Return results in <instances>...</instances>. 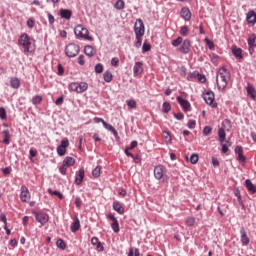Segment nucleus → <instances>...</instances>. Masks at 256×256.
I'll list each match as a JSON object with an SVG mask.
<instances>
[{"label":"nucleus","mask_w":256,"mask_h":256,"mask_svg":"<svg viewBox=\"0 0 256 256\" xmlns=\"http://www.w3.org/2000/svg\"><path fill=\"white\" fill-rule=\"evenodd\" d=\"M229 81H231V71H229L225 66H222L216 77V83L219 91H225Z\"/></svg>","instance_id":"obj_1"},{"label":"nucleus","mask_w":256,"mask_h":256,"mask_svg":"<svg viewBox=\"0 0 256 256\" xmlns=\"http://www.w3.org/2000/svg\"><path fill=\"white\" fill-rule=\"evenodd\" d=\"M18 43L23 47L25 55H29V53L35 51V39L29 37V34L27 33L20 35Z\"/></svg>","instance_id":"obj_2"},{"label":"nucleus","mask_w":256,"mask_h":256,"mask_svg":"<svg viewBox=\"0 0 256 256\" xmlns=\"http://www.w3.org/2000/svg\"><path fill=\"white\" fill-rule=\"evenodd\" d=\"M74 35H76V37H80V39H86L87 41H93V37L89 36V30L79 24L74 28Z\"/></svg>","instance_id":"obj_3"},{"label":"nucleus","mask_w":256,"mask_h":256,"mask_svg":"<svg viewBox=\"0 0 256 256\" xmlns=\"http://www.w3.org/2000/svg\"><path fill=\"white\" fill-rule=\"evenodd\" d=\"M69 91H74V93H85L89 89V84L87 82H71L68 85Z\"/></svg>","instance_id":"obj_4"},{"label":"nucleus","mask_w":256,"mask_h":256,"mask_svg":"<svg viewBox=\"0 0 256 256\" xmlns=\"http://www.w3.org/2000/svg\"><path fill=\"white\" fill-rule=\"evenodd\" d=\"M202 97L207 105L212 107V109H217V102H215V93L213 91H206L202 94Z\"/></svg>","instance_id":"obj_5"},{"label":"nucleus","mask_w":256,"mask_h":256,"mask_svg":"<svg viewBox=\"0 0 256 256\" xmlns=\"http://www.w3.org/2000/svg\"><path fill=\"white\" fill-rule=\"evenodd\" d=\"M79 51V45L75 43H70L65 47V55L70 58L77 57L79 55Z\"/></svg>","instance_id":"obj_6"},{"label":"nucleus","mask_w":256,"mask_h":256,"mask_svg":"<svg viewBox=\"0 0 256 256\" xmlns=\"http://www.w3.org/2000/svg\"><path fill=\"white\" fill-rule=\"evenodd\" d=\"M134 33L136 37H143L145 35V24L143 20L137 19L134 25Z\"/></svg>","instance_id":"obj_7"},{"label":"nucleus","mask_w":256,"mask_h":256,"mask_svg":"<svg viewBox=\"0 0 256 256\" xmlns=\"http://www.w3.org/2000/svg\"><path fill=\"white\" fill-rule=\"evenodd\" d=\"M33 215L35 216L36 221L38 223H40L41 225H45V224L49 223V214H47L45 212L34 211Z\"/></svg>","instance_id":"obj_8"},{"label":"nucleus","mask_w":256,"mask_h":256,"mask_svg":"<svg viewBox=\"0 0 256 256\" xmlns=\"http://www.w3.org/2000/svg\"><path fill=\"white\" fill-rule=\"evenodd\" d=\"M177 51L183 55H188V53L191 51V41L189 39L182 41L181 46L177 49Z\"/></svg>","instance_id":"obj_9"},{"label":"nucleus","mask_w":256,"mask_h":256,"mask_svg":"<svg viewBox=\"0 0 256 256\" xmlns=\"http://www.w3.org/2000/svg\"><path fill=\"white\" fill-rule=\"evenodd\" d=\"M107 219H110V221H112V223L110 224V227H111L112 231L114 233H119V231H120V229H119V220H117L115 215H113V213H108L107 214Z\"/></svg>","instance_id":"obj_10"},{"label":"nucleus","mask_w":256,"mask_h":256,"mask_svg":"<svg viewBox=\"0 0 256 256\" xmlns=\"http://www.w3.org/2000/svg\"><path fill=\"white\" fill-rule=\"evenodd\" d=\"M20 191V200L22 203H27L29 199H31V192H29V188H27V186H21Z\"/></svg>","instance_id":"obj_11"},{"label":"nucleus","mask_w":256,"mask_h":256,"mask_svg":"<svg viewBox=\"0 0 256 256\" xmlns=\"http://www.w3.org/2000/svg\"><path fill=\"white\" fill-rule=\"evenodd\" d=\"M67 147H69V140L64 139L61 141V144L56 148V151L59 157H63L67 153Z\"/></svg>","instance_id":"obj_12"},{"label":"nucleus","mask_w":256,"mask_h":256,"mask_svg":"<svg viewBox=\"0 0 256 256\" xmlns=\"http://www.w3.org/2000/svg\"><path fill=\"white\" fill-rule=\"evenodd\" d=\"M177 103H179L180 107H182L184 113H188L191 111V103L188 100L183 99V97L178 96L176 98Z\"/></svg>","instance_id":"obj_13"},{"label":"nucleus","mask_w":256,"mask_h":256,"mask_svg":"<svg viewBox=\"0 0 256 256\" xmlns=\"http://www.w3.org/2000/svg\"><path fill=\"white\" fill-rule=\"evenodd\" d=\"M164 175H165V166L157 165L154 168V177H155V179L160 181V179H163Z\"/></svg>","instance_id":"obj_14"},{"label":"nucleus","mask_w":256,"mask_h":256,"mask_svg":"<svg viewBox=\"0 0 256 256\" xmlns=\"http://www.w3.org/2000/svg\"><path fill=\"white\" fill-rule=\"evenodd\" d=\"M83 179H85V168H80L75 176V185H81V183H83Z\"/></svg>","instance_id":"obj_15"},{"label":"nucleus","mask_w":256,"mask_h":256,"mask_svg":"<svg viewBox=\"0 0 256 256\" xmlns=\"http://www.w3.org/2000/svg\"><path fill=\"white\" fill-rule=\"evenodd\" d=\"M143 73V63L142 62H135L133 67V75L134 77H139Z\"/></svg>","instance_id":"obj_16"},{"label":"nucleus","mask_w":256,"mask_h":256,"mask_svg":"<svg viewBox=\"0 0 256 256\" xmlns=\"http://www.w3.org/2000/svg\"><path fill=\"white\" fill-rule=\"evenodd\" d=\"M180 17H182L184 21H191V10L187 7H183L180 11Z\"/></svg>","instance_id":"obj_17"},{"label":"nucleus","mask_w":256,"mask_h":256,"mask_svg":"<svg viewBox=\"0 0 256 256\" xmlns=\"http://www.w3.org/2000/svg\"><path fill=\"white\" fill-rule=\"evenodd\" d=\"M246 92H247L248 97H251V99L253 101L256 100V90H255V87L253 85H251V83L247 84Z\"/></svg>","instance_id":"obj_18"},{"label":"nucleus","mask_w":256,"mask_h":256,"mask_svg":"<svg viewBox=\"0 0 256 256\" xmlns=\"http://www.w3.org/2000/svg\"><path fill=\"white\" fill-rule=\"evenodd\" d=\"M240 239L241 243L245 246L249 245V236H247V232L245 231V227H241L240 229Z\"/></svg>","instance_id":"obj_19"},{"label":"nucleus","mask_w":256,"mask_h":256,"mask_svg":"<svg viewBox=\"0 0 256 256\" xmlns=\"http://www.w3.org/2000/svg\"><path fill=\"white\" fill-rule=\"evenodd\" d=\"M60 17L69 21L73 17V12L69 9H60Z\"/></svg>","instance_id":"obj_20"},{"label":"nucleus","mask_w":256,"mask_h":256,"mask_svg":"<svg viewBox=\"0 0 256 256\" xmlns=\"http://www.w3.org/2000/svg\"><path fill=\"white\" fill-rule=\"evenodd\" d=\"M79 229H81V221L78 217H76L70 226V230L72 231V233H77Z\"/></svg>","instance_id":"obj_21"},{"label":"nucleus","mask_w":256,"mask_h":256,"mask_svg":"<svg viewBox=\"0 0 256 256\" xmlns=\"http://www.w3.org/2000/svg\"><path fill=\"white\" fill-rule=\"evenodd\" d=\"M245 186H246L247 190L249 191V193H251V195H255L256 185L253 184V182H251V179L245 180Z\"/></svg>","instance_id":"obj_22"},{"label":"nucleus","mask_w":256,"mask_h":256,"mask_svg":"<svg viewBox=\"0 0 256 256\" xmlns=\"http://www.w3.org/2000/svg\"><path fill=\"white\" fill-rule=\"evenodd\" d=\"M246 21L248 23V25H255L256 21H255V12L253 10H250L247 14H246Z\"/></svg>","instance_id":"obj_23"},{"label":"nucleus","mask_w":256,"mask_h":256,"mask_svg":"<svg viewBox=\"0 0 256 256\" xmlns=\"http://www.w3.org/2000/svg\"><path fill=\"white\" fill-rule=\"evenodd\" d=\"M112 207L119 215H123V213H125V208H123V205L119 202H113Z\"/></svg>","instance_id":"obj_24"},{"label":"nucleus","mask_w":256,"mask_h":256,"mask_svg":"<svg viewBox=\"0 0 256 256\" xmlns=\"http://www.w3.org/2000/svg\"><path fill=\"white\" fill-rule=\"evenodd\" d=\"M232 54L237 59H243V50L241 48H237L236 46L232 47Z\"/></svg>","instance_id":"obj_25"},{"label":"nucleus","mask_w":256,"mask_h":256,"mask_svg":"<svg viewBox=\"0 0 256 256\" xmlns=\"http://www.w3.org/2000/svg\"><path fill=\"white\" fill-rule=\"evenodd\" d=\"M222 147V153H229V148L231 147L232 143L229 140H225L224 142H220Z\"/></svg>","instance_id":"obj_26"},{"label":"nucleus","mask_w":256,"mask_h":256,"mask_svg":"<svg viewBox=\"0 0 256 256\" xmlns=\"http://www.w3.org/2000/svg\"><path fill=\"white\" fill-rule=\"evenodd\" d=\"M2 135L4 137V139H3L4 145H9V143H11V134L9 133V130H7V129L4 130L2 132Z\"/></svg>","instance_id":"obj_27"},{"label":"nucleus","mask_w":256,"mask_h":256,"mask_svg":"<svg viewBox=\"0 0 256 256\" xmlns=\"http://www.w3.org/2000/svg\"><path fill=\"white\" fill-rule=\"evenodd\" d=\"M103 127L106 128L107 131H111V133H112V135H114V137H117V135H119V133L117 132V129H115V127H113V125H111L107 122H104Z\"/></svg>","instance_id":"obj_28"},{"label":"nucleus","mask_w":256,"mask_h":256,"mask_svg":"<svg viewBox=\"0 0 256 256\" xmlns=\"http://www.w3.org/2000/svg\"><path fill=\"white\" fill-rule=\"evenodd\" d=\"M218 137L220 143H225V138L227 137V133L225 132V128L218 129Z\"/></svg>","instance_id":"obj_29"},{"label":"nucleus","mask_w":256,"mask_h":256,"mask_svg":"<svg viewBox=\"0 0 256 256\" xmlns=\"http://www.w3.org/2000/svg\"><path fill=\"white\" fill-rule=\"evenodd\" d=\"M84 53L87 55V57H93V55H95V48H93L91 45H87L84 48Z\"/></svg>","instance_id":"obj_30"},{"label":"nucleus","mask_w":256,"mask_h":256,"mask_svg":"<svg viewBox=\"0 0 256 256\" xmlns=\"http://www.w3.org/2000/svg\"><path fill=\"white\" fill-rule=\"evenodd\" d=\"M10 85L12 89H19L21 87V81L19 80V78H12L10 80Z\"/></svg>","instance_id":"obj_31"},{"label":"nucleus","mask_w":256,"mask_h":256,"mask_svg":"<svg viewBox=\"0 0 256 256\" xmlns=\"http://www.w3.org/2000/svg\"><path fill=\"white\" fill-rule=\"evenodd\" d=\"M63 163L68 167H73L75 165V158L67 156L64 158Z\"/></svg>","instance_id":"obj_32"},{"label":"nucleus","mask_w":256,"mask_h":256,"mask_svg":"<svg viewBox=\"0 0 256 256\" xmlns=\"http://www.w3.org/2000/svg\"><path fill=\"white\" fill-rule=\"evenodd\" d=\"M103 79L106 83H111V81H113V73H111V71L107 70L103 74Z\"/></svg>","instance_id":"obj_33"},{"label":"nucleus","mask_w":256,"mask_h":256,"mask_svg":"<svg viewBox=\"0 0 256 256\" xmlns=\"http://www.w3.org/2000/svg\"><path fill=\"white\" fill-rule=\"evenodd\" d=\"M114 8L117 11H123V9H125V1L123 0H118L115 4H114Z\"/></svg>","instance_id":"obj_34"},{"label":"nucleus","mask_w":256,"mask_h":256,"mask_svg":"<svg viewBox=\"0 0 256 256\" xmlns=\"http://www.w3.org/2000/svg\"><path fill=\"white\" fill-rule=\"evenodd\" d=\"M56 247L62 251H65V249H67V244H65V241L60 238L56 241Z\"/></svg>","instance_id":"obj_35"},{"label":"nucleus","mask_w":256,"mask_h":256,"mask_svg":"<svg viewBox=\"0 0 256 256\" xmlns=\"http://www.w3.org/2000/svg\"><path fill=\"white\" fill-rule=\"evenodd\" d=\"M248 47H256V35L253 34L248 38Z\"/></svg>","instance_id":"obj_36"},{"label":"nucleus","mask_w":256,"mask_h":256,"mask_svg":"<svg viewBox=\"0 0 256 256\" xmlns=\"http://www.w3.org/2000/svg\"><path fill=\"white\" fill-rule=\"evenodd\" d=\"M198 75H199V71L190 72L187 76V81H195Z\"/></svg>","instance_id":"obj_37"},{"label":"nucleus","mask_w":256,"mask_h":256,"mask_svg":"<svg viewBox=\"0 0 256 256\" xmlns=\"http://www.w3.org/2000/svg\"><path fill=\"white\" fill-rule=\"evenodd\" d=\"M149 51H151V44L145 40L142 45V53H149Z\"/></svg>","instance_id":"obj_38"},{"label":"nucleus","mask_w":256,"mask_h":256,"mask_svg":"<svg viewBox=\"0 0 256 256\" xmlns=\"http://www.w3.org/2000/svg\"><path fill=\"white\" fill-rule=\"evenodd\" d=\"M48 193L50 195H56L59 199H64L63 193L58 190H52L51 188L48 189Z\"/></svg>","instance_id":"obj_39"},{"label":"nucleus","mask_w":256,"mask_h":256,"mask_svg":"<svg viewBox=\"0 0 256 256\" xmlns=\"http://www.w3.org/2000/svg\"><path fill=\"white\" fill-rule=\"evenodd\" d=\"M42 101H43V96L36 95L32 97V104L34 105H41Z\"/></svg>","instance_id":"obj_40"},{"label":"nucleus","mask_w":256,"mask_h":256,"mask_svg":"<svg viewBox=\"0 0 256 256\" xmlns=\"http://www.w3.org/2000/svg\"><path fill=\"white\" fill-rule=\"evenodd\" d=\"M183 43V37L179 36L177 39L172 40L171 45L172 47H179Z\"/></svg>","instance_id":"obj_41"},{"label":"nucleus","mask_w":256,"mask_h":256,"mask_svg":"<svg viewBox=\"0 0 256 256\" xmlns=\"http://www.w3.org/2000/svg\"><path fill=\"white\" fill-rule=\"evenodd\" d=\"M92 175L95 179L101 177V166H96L95 169L92 170Z\"/></svg>","instance_id":"obj_42"},{"label":"nucleus","mask_w":256,"mask_h":256,"mask_svg":"<svg viewBox=\"0 0 256 256\" xmlns=\"http://www.w3.org/2000/svg\"><path fill=\"white\" fill-rule=\"evenodd\" d=\"M162 111H163V113H169V111H171V103L164 102L162 104Z\"/></svg>","instance_id":"obj_43"},{"label":"nucleus","mask_w":256,"mask_h":256,"mask_svg":"<svg viewBox=\"0 0 256 256\" xmlns=\"http://www.w3.org/2000/svg\"><path fill=\"white\" fill-rule=\"evenodd\" d=\"M180 35H182V37H187V35H189V26H182L180 28Z\"/></svg>","instance_id":"obj_44"},{"label":"nucleus","mask_w":256,"mask_h":256,"mask_svg":"<svg viewBox=\"0 0 256 256\" xmlns=\"http://www.w3.org/2000/svg\"><path fill=\"white\" fill-rule=\"evenodd\" d=\"M205 43L210 51H215V44L209 38H205Z\"/></svg>","instance_id":"obj_45"},{"label":"nucleus","mask_w":256,"mask_h":256,"mask_svg":"<svg viewBox=\"0 0 256 256\" xmlns=\"http://www.w3.org/2000/svg\"><path fill=\"white\" fill-rule=\"evenodd\" d=\"M198 161H199V155L194 153L190 156V163H192V165L197 164Z\"/></svg>","instance_id":"obj_46"},{"label":"nucleus","mask_w":256,"mask_h":256,"mask_svg":"<svg viewBox=\"0 0 256 256\" xmlns=\"http://www.w3.org/2000/svg\"><path fill=\"white\" fill-rule=\"evenodd\" d=\"M0 119L3 121L7 119V110H5L3 107H0Z\"/></svg>","instance_id":"obj_47"},{"label":"nucleus","mask_w":256,"mask_h":256,"mask_svg":"<svg viewBox=\"0 0 256 256\" xmlns=\"http://www.w3.org/2000/svg\"><path fill=\"white\" fill-rule=\"evenodd\" d=\"M67 167L69 166L65 165L63 162V164L59 167V172L61 175H67Z\"/></svg>","instance_id":"obj_48"},{"label":"nucleus","mask_w":256,"mask_h":256,"mask_svg":"<svg viewBox=\"0 0 256 256\" xmlns=\"http://www.w3.org/2000/svg\"><path fill=\"white\" fill-rule=\"evenodd\" d=\"M142 37L143 36H136V43L134 44V47H136V49H139L142 45Z\"/></svg>","instance_id":"obj_49"},{"label":"nucleus","mask_w":256,"mask_h":256,"mask_svg":"<svg viewBox=\"0 0 256 256\" xmlns=\"http://www.w3.org/2000/svg\"><path fill=\"white\" fill-rule=\"evenodd\" d=\"M26 25L29 29H33V27H35V19L29 18L26 22Z\"/></svg>","instance_id":"obj_50"},{"label":"nucleus","mask_w":256,"mask_h":256,"mask_svg":"<svg viewBox=\"0 0 256 256\" xmlns=\"http://www.w3.org/2000/svg\"><path fill=\"white\" fill-rule=\"evenodd\" d=\"M47 17H48L49 25H54L55 24V16H53V14L47 12Z\"/></svg>","instance_id":"obj_51"},{"label":"nucleus","mask_w":256,"mask_h":256,"mask_svg":"<svg viewBox=\"0 0 256 256\" xmlns=\"http://www.w3.org/2000/svg\"><path fill=\"white\" fill-rule=\"evenodd\" d=\"M236 159L237 161H239V163H245L247 161V157H245L243 152L241 154H238Z\"/></svg>","instance_id":"obj_52"},{"label":"nucleus","mask_w":256,"mask_h":256,"mask_svg":"<svg viewBox=\"0 0 256 256\" xmlns=\"http://www.w3.org/2000/svg\"><path fill=\"white\" fill-rule=\"evenodd\" d=\"M175 119H177V121H183V119H185V114L179 112V113H173Z\"/></svg>","instance_id":"obj_53"},{"label":"nucleus","mask_w":256,"mask_h":256,"mask_svg":"<svg viewBox=\"0 0 256 256\" xmlns=\"http://www.w3.org/2000/svg\"><path fill=\"white\" fill-rule=\"evenodd\" d=\"M186 225H187V227H193V225H195V218H193V217L187 218Z\"/></svg>","instance_id":"obj_54"},{"label":"nucleus","mask_w":256,"mask_h":256,"mask_svg":"<svg viewBox=\"0 0 256 256\" xmlns=\"http://www.w3.org/2000/svg\"><path fill=\"white\" fill-rule=\"evenodd\" d=\"M196 126H197V122L195 120H189L187 123L188 129H195Z\"/></svg>","instance_id":"obj_55"},{"label":"nucleus","mask_w":256,"mask_h":256,"mask_svg":"<svg viewBox=\"0 0 256 256\" xmlns=\"http://www.w3.org/2000/svg\"><path fill=\"white\" fill-rule=\"evenodd\" d=\"M196 79H198V81L200 82V83H205L206 81H207V78L205 77V75L204 74H201V73H199L198 72V75H197V78Z\"/></svg>","instance_id":"obj_56"},{"label":"nucleus","mask_w":256,"mask_h":256,"mask_svg":"<svg viewBox=\"0 0 256 256\" xmlns=\"http://www.w3.org/2000/svg\"><path fill=\"white\" fill-rule=\"evenodd\" d=\"M211 131H213V128H211V126H205L203 129V135H205V137H207V135H209L211 133Z\"/></svg>","instance_id":"obj_57"},{"label":"nucleus","mask_w":256,"mask_h":256,"mask_svg":"<svg viewBox=\"0 0 256 256\" xmlns=\"http://www.w3.org/2000/svg\"><path fill=\"white\" fill-rule=\"evenodd\" d=\"M95 73H103V64L98 63L95 65Z\"/></svg>","instance_id":"obj_58"},{"label":"nucleus","mask_w":256,"mask_h":256,"mask_svg":"<svg viewBox=\"0 0 256 256\" xmlns=\"http://www.w3.org/2000/svg\"><path fill=\"white\" fill-rule=\"evenodd\" d=\"M127 105L130 107V109H135V107H137V102L135 100H128Z\"/></svg>","instance_id":"obj_59"},{"label":"nucleus","mask_w":256,"mask_h":256,"mask_svg":"<svg viewBox=\"0 0 256 256\" xmlns=\"http://www.w3.org/2000/svg\"><path fill=\"white\" fill-rule=\"evenodd\" d=\"M111 65H112V67H119V58H117V57L112 58Z\"/></svg>","instance_id":"obj_60"},{"label":"nucleus","mask_w":256,"mask_h":256,"mask_svg":"<svg viewBox=\"0 0 256 256\" xmlns=\"http://www.w3.org/2000/svg\"><path fill=\"white\" fill-rule=\"evenodd\" d=\"M96 249L99 253H103V251H105V247L103 246V243L102 242H99L97 245H96Z\"/></svg>","instance_id":"obj_61"},{"label":"nucleus","mask_w":256,"mask_h":256,"mask_svg":"<svg viewBox=\"0 0 256 256\" xmlns=\"http://www.w3.org/2000/svg\"><path fill=\"white\" fill-rule=\"evenodd\" d=\"M81 205H83V201L81 200V197H76L75 198V206L76 207H81Z\"/></svg>","instance_id":"obj_62"},{"label":"nucleus","mask_w":256,"mask_h":256,"mask_svg":"<svg viewBox=\"0 0 256 256\" xmlns=\"http://www.w3.org/2000/svg\"><path fill=\"white\" fill-rule=\"evenodd\" d=\"M234 153H236V155L243 153V146H236L234 149Z\"/></svg>","instance_id":"obj_63"},{"label":"nucleus","mask_w":256,"mask_h":256,"mask_svg":"<svg viewBox=\"0 0 256 256\" xmlns=\"http://www.w3.org/2000/svg\"><path fill=\"white\" fill-rule=\"evenodd\" d=\"M212 165L213 167H219V159L212 157Z\"/></svg>","instance_id":"obj_64"}]
</instances>
